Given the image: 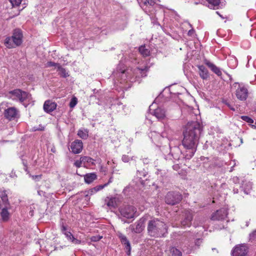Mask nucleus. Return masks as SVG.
Returning <instances> with one entry per match:
<instances>
[{"mask_svg":"<svg viewBox=\"0 0 256 256\" xmlns=\"http://www.w3.org/2000/svg\"><path fill=\"white\" fill-rule=\"evenodd\" d=\"M202 128L198 122H188L184 132L182 146L188 152L186 158L190 159L196 152V147Z\"/></svg>","mask_w":256,"mask_h":256,"instance_id":"obj_1","label":"nucleus"},{"mask_svg":"<svg viewBox=\"0 0 256 256\" xmlns=\"http://www.w3.org/2000/svg\"><path fill=\"white\" fill-rule=\"evenodd\" d=\"M148 68L147 66L144 65L140 67H137L134 69L128 68L125 70L120 68L119 71L114 72L112 74L114 78L120 77V80H116L120 84L128 82H132L136 81V79L137 78L146 76ZM114 84L117 83L116 80H114Z\"/></svg>","mask_w":256,"mask_h":256,"instance_id":"obj_2","label":"nucleus"},{"mask_svg":"<svg viewBox=\"0 0 256 256\" xmlns=\"http://www.w3.org/2000/svg\"><path fill=\"white\" fill-rule=\"evenodd\" d=\"M167 226L164 222L158 218L148 222V231L149 235L154 237L164 236L167 233Z\"/></svg>","mask_w":256,"mask_h":256,"instance_id":"obj_3","label":"nucleus"},{"mask_svg":"<svg viewBox=\"0 0 256 256\" xmlns=\"http://www.w3.org/2000/svg\"><path fill=\"white\" fill-rule=\"evenodd\" d=\"M187 153L185 149L182 152L178 146H174L170 148V152L166 156L165 158L166 160H172L174 162H182L184 160H188L186 156Z\"/></svg>","mask_w":256,"mask_h":256,"instance_id":"obj_4","label":"nucleus"},{"mask_svg":"<svg viewBox=\"0 0 256 256\" xmlns=\"http://www.w3.org/2000/svg\"><path fill=\"white\" fill-rule=\"evenodd\" d=\"M234 90V93L236 98L240 101H246L248 96V90L243 84L234 82L232 86Z\"/></svg>","mask_w":256,"mask_h":256,"instance_id":"obj_5","label":"nucleus"},{"mask_svg":"<svg viewBox=\"0 0 256 256\" xmlns=\"http://www.w3.org/2000/svg\"><path fill=\"white\" fill-rule=\"evenodd\" d=\"M120 216L126 218H134L136 212V208L132 206H125L119 208Z\"/></svg>","mask_w":256,"mask_h":256,"instance_id":"obj_6","label":"nucleus"},{"mask_svg":"<svg viewBox=\"0 0 256 256\" xmlns=\"http://www.w3.org/2000/svg\"><path fill=\"white\" fill-rule=\"evenodd\" d=\"M182 199V195L178 192H168L165 197L166 203L172 205L178 203Z\"/></svg>","mask_w":256,"mask_h":256,"instance_id":"obj_7","label":"nucleus"},{"mask_svg":"<svg viewBox=\"0 0 256 256\" xmlns=\"http://www.w3.org/2000/svg\"><path fill=\"white\" fill-rule=\"evenodd\" d=\"M158 1V0H145L140 4V6L146 14H152L155 11L156 4Z\"/></svg>","mask_w":256,"mask_h":256,"instance_id":"obj_8","label":"nucleus"},{"mask_svg":"<svg viewBox=\"0 0 256 256\" xmlns=\"http://www.w3.org/2000/svg\"><path fill=\"white\" fill-rule=\"evenodd\" d=\"M12 95L13 100H18L20 102H22L27 98L29 95L26 92L21 90L20 89H16L10 92Z\"/></svg>","mask_w":256,"mask_h":256,"instance_id":"obj_9","label":"nucleus"},{"mask_svg":"<svg viewBox=\"0 0 256 256\" xmlns=\"http://www.w3.org/2000/svg\"><path fill=\"white\" fill-rule=\"evenodd\" d=\"M153 104L149 107L150 112L160 120H162L166 117V112L164 108L158 107L156 108L152 109Z\"/></svg>","mask_w":256,"mask_h":256,"instance_id":"obj_10","label":"nucleus"},{"mask_svg":"<svg viewBox=\"0 0 256 256\" xmlns=\"http://www.w3.org/2000/svg\"><path fill=\"white\" fill-rule=\"evenodd\" d=\"M4 116L10 120H14L19 117V112L14 107H10L4 110Z\"/></svg>","mask_w":256,"mask_h":256,"instance_id":"obj_11","label":"nucleus"},{"mask_svg":"<svg viewBox=\"0 0 256 256\" xmlns=\"http://www.w3.org/2000/svg\"><path fill=\"white\" fill-rule=\"evenodd\" d=\"M248 248L245 244L236 246L232 252V256H247Z\"/></svg>","mask_w":256,"mask_h":256,"instance_id":"obj_12","label":"nucleus"},{"mask_svg":"<svg viewBox=\"0 0 256 256\" xmlns=\"http://www.w3.org/2000/svg\"><path fill=\"white\" fill-rule=\"evenodd\" d=\"M183 216L184 218L180 222V226L182 228L190 227L193 218L192 212L189 210H185Z\"/></svg>","mask_w":256,"mask_h":256,"instance_id":"obj_13","label":"nucleus"},{"mask_svg":"<svg viewBox=\"0 0 256 256\" xmlns=\"http://www.w3.org/2000/svg\"><path fill=\"white\" fill-rule=\"evenodd\" d=\"M228 215V208H222L215 212H214L211 217L213 220H224Z\"/></svg>","mask_w":256,"mask_h":256,"instance_id":"obj_14","label":"nucleus"},{"mask_svg":"<svg viewBox=\"0 0 256 256\" xmlns=\"http://www.w3.org/2000/svg\"><path fill=\"white\" fill-rule=\"evenodd\" d=\"M112 178H110L109 180H108V183H106L103 185H100V186H98L94 188H90V189L89 190H86L84 192V194H85V196L86 198V199H88L89 200V196L92 195V194H96V192H97L98 191L102 190V188H105L106 186L110 182H112Z\"/></svg>","mask_w":256,"mask_h":256,"instance_id":"obj_15","label":"nucleus"},{"mask_svg":"<svg viewBox=\"0 0 256 256\" xmlns=\"http://www.w3.org/2000/svg\"><path fill=\"white\" fill-rule=\"evenodd\" d=\"M70 147L72 153L78 154L82 151L83 143L81 140H76L72 142Z\"/></svg>","mask_w":256,"mask_h":256,"instance_id":"obj_16","label":"nucleus"},{"mask_svg":"<svg viewBox=\"0 0 256 256\" xmlns=\"http://www.w3.org/2000/svg\"><path fill=\"white\" fill-rule=\"evenodd\" d=\"M117 206L116 198L114 197H106L104 200L103 207L109 209L115 208Z\"/></svg>","mask_w":256,"mask_h":256,"instance_id":"obj_17","label":"nucleus"},{"mask_svg":"<svg viewBox=\"0 0 256 256\" xmlns=\"http://www.w3.org/2000/svg\"><path fill=\"white\" fill-rule=\"evenodd\" d=\"M12 38L16 46H20L22 43V31L19 29L14 30Z\"/></svg>","mask_w":256,"mask_h":256,"instance_id":"obj_18","label":"nucleus"},{"mask_svg":"<svg viewBox=\"0 0 256 256\" xmlns=\"http://www.w3.org/2000/svg\"><path fill=\"white\" fill-rule=\"evenodd\" d=\"M57 104L50 100H46L44 104V110L45 112L50 114L56 108Z\"/></svg>","mask_w":256,"mask_h":256,"instance_id":"obj_19","label":"nucleus"},{"mask_svg":"<svg viewBox=\"0 0 256 256\" xmlns=\"http://www.w3.org/2000/svg\"><path fill=\"white\" fill-rule=\"evenodd\" d=\"M204 62L210 68V70L218 76H222V72L220 69L218 67L216 66L214 64L207 60H204Z\"/></svg>","mask_w":256,"mask_h":256,"instance_id":"obj_20","label":"nucleus"},{"mask_svg":"<svg viewBox=\"0 0 256 256\" xmlns=\"http://www.w3.org/2000/svg\"><path fill=\"white\" fill-rule=\"evenodd\" d=\"M149 136L151 138L152 141L154 142L159 140L160 138H167L168 136L165 132L160 133L156 132H152L150 134Z\"/></svg>","mask_w":256,"mask_h":256,"instance_id":"obj_21","label":"nucleus"},{"mask_svg":"<svg viewBox=\"0 0 256 256\" xmlns=\"http://www.w3.org/2000/svg\"><path fill=\"white\" fill-rule=\"evenodd\" d=\"M118 238H120L122 243L125 246L127 252L128 254H130V245L129 241L127 239L126 237L123 234L120 233L118 234Z\"/></svg>","mask_w":256,"mask_h":256,"instance_id":"obj_22","label":"nucleus"},{"mask_svg":"<svg viewBox=\"0 0 256 256\" xmlns=\"http://www.w3.org/2000/svg\"><path fill=\"white\" fill-rule=\"evenodd\" d=\"M83 166L85 167H91L95 165V160L90 156H82Z\"/></svg>","mask_w":256,"mask_h":256,"instance_id":"obj_23","label":"nucleus"},{"mask_svg":"<svg viewBox=\"0 0 256 256\" xmlns=\"http://www.w3.org/2000/svg\"><path fill=\"white\" fill-rule=\"evenodd\" d=\"M241 188L244 193L248 194L252 189V183L250 182L244 180L242 182Z\"/></svg>","mask_w":256,"mask_h":256,"instance_id":"obj_24","label":"nucleus"},{"mask_svg":"<svg viewBox=\"0 0 256 256\" xmlns=\"http://www.w3.org/2000/svg\"><path fill=\"white\" fill-rule=\"evenodd\" d=\"M198 68L200 77L203 80H206L209 77L208 70L203 65L198 66Z\"/></svg>","mask_w":256,"mask_h":256,"instance_id":"obj_25","label":"nucleus"},{"mask_svg":"<svg viewBox=\"0 0 256 256\" xmlns=\"http://www.w3.org/2000/svg\"><path fill=\"white\" fill-rule=\"evenodd\" d=\"M97 178L94 173H89L84 176V180L86 183L90 184L93 182Z\"/></svg>","mask_w":256,"mask_h":256,"instance_id":"obj_26","label":"nucleus"},{"mask_svg":"<svg viewBox=\"0 0 256 256\" xmlns=\"http://www.w3.org/2000/svg\"><path fill=\"white\" fill-rule=\"evenodd\" d=\"M64 234L68 240L74 244H78L81 243V240L75 238L73 234L70 232H66Z\"/></svg>","mask_w":256,"mask_h":256,"instance_id":"obj_27","label":"nucleus"},{"mask_svg":"<svg viewBox=\"0 0 256 256\" xmlns=\"http://www.w3.org/2000/svg\"><path fill=\"white\" fill-rule=\"evenodd\" d=\"M78 136L83 140H86L88 136V130L86 128H80L78 131Z\"/></svg>","mask_w":256,"mask_h":256,"instance_id":"obj_28","label":"nucleus"},{"mask_svg":"<svg viewBox=\"0 0 256 256\" xmlns=\"http://www.w3.org/2000/svg\"><path fill=\"white\" fill-rule=\"evenodd\" d=\"M208 4V6L212 9L218 8L220 4V0H206Z\"/></svg>","mask_w":256,"mask_h":256,"instance_id":"obj_29","label":"nucleus"},{"mask_svg":"<svg viewBox=\"0 0 256 256\" xmlns=\"http://www.w3.org/2000/svg\"><path fill=\"white\" fill-rule=\"evenodd\" d=\"M228 64L232 68H235L238 64V60L236 57L231 56L228 60Z\"/></svg>","mask_w":256,"mask_h":256,"instance_id":"obj_30","label":"nucleus"},{"mask_svg":"<svg viewBox=\"0 0 256 256\" xmlns=\"http://www.w3.org/2000/svg\"><path fill=\"white\" fill-rule=\"evenodd\" d=\"M4 45L6 48H14L17 46L16 44H15L12 37H8L6 38L4 41Z\"/></svg>","mask_w":256,"mask_h":256,"instance_id":"obj_31","label":"nucleus"},{"mask_svg":"<svg viewBox=\"0 0 256 256\" xmlns=\"http://www.w3.org/2000/svg\"><path fill=\"white\" fill-rule=\"evenodd\" d=\"M10 213L6 208H4L2 210L0 216L3 221H7L9 218Z\"/></svg>","mask_w":256,"mask_h":256,"instance_id":"obj_32","label":"nucleus"},{"mask_svg":"<svg viewBox=\"0 0 256 256\" xmlns=\"http://www.w3.org/2000/svg\"><path fill=\"white\" fill-rule=\"evenodd\" d=\"M58 69L59 74L61 76L64 78L68 76L69 75L66 72V70L64 68H62L60 66H58Z\"/></svg>","mask_w":256,"mask_h":256,"instance_id":"obj_33","label":"nucleus"},{"mask_svg":"<svg viewBox=\"0 0 256 256\" xmlns=\"http://www.w3.org/2000/svg\"><path fill=\"white\" fill-rule=\"evenodd\" d=\"M139 52L144 56H146L150 54V51L144 46H142L139 48Z\"/></svg>","mask_w":256,"mask_h":256,"instance_id":"obj_34","label":"nucleus"},{"mask_svg":"<svg viewBox=\"0 0 256 256\" xmlns=\"http://www.w3.org/2000/svg\"><path fill=\"white\" fill-rule=\"evenodd\" d=\"M136 157L134 156H132V157H130L128 156L126 154L122 155V160L124 162H128L130 160H136Z\"/></svg>","mask_w":256,"mask_h":256,"instance_id":"obj_35","label":"nucleus"},{"mask_svg":"<svg viewBox=\"0 0 256 256\" xmlns=\"http://www.w3.org/2000/svg\"><path fill=\"white\" fill-rule=\"evenodd\" d=\"M0 196L2 200L4 203H8V198L7 194H6V192L5 190H0Z\"/></svg>","mask_w":256,"mask_h":256,"instance_id":"obj_36","label":"nucleus"},{"mask_svg":"<svg viewBox=\"0 0 256 256\" xmlns=\"http://www.w3.org/2000/svg\"><path fill=\"white\" fill-rule=\"evenodd\" d=\"M172 256H182V252L175 248H172L170 250Z\"/></svg>","mask_w":256,"mask_h":256,"instance_id":"obj_37","label":"nucleus"},{"mask_svg":"<svg viewBox=\"0 0 256 256\" xmlns=\"http://www.w3.org/2000/svg\"><path fill=\"white\" fill-rule=\"evenodd\" d=\"M240 118L245 121L247 123L249 124H252V123H254V120L250 118L249 116H240Z\"/></svg>","mask_w":256,"mask_h":256,"instance_id":"obj_38","label":"nucleus"},{"mask_svg":"<svg viewBox=\"0 0 256 256\" xmlns=\"http://www.w3.org/2000/svg\"><path fill=\"white\" fill-rule=\"evenodd\" d=\"M12 8L18 6L21 4L22 0H9Z\"/></svg>","mask_w":256,"mask_h":256,"instance_id":"obj_39","label":"nucleus"},{"mask_svg":"<svg viewBox=\"0 0 256 256\" xmlns=\"http://www.w3.org/2000/svg\"><path fill=\"white\" fill-rule=\"evenodd\" d=\"M78 103V100L76 98L73 97L70 101L69 106L70 108H74Z\"/></svg>","mask_w":256,"mask_h":256,"instance_id":"obj_40","label":"nucleus"},{"mask_svg":"<svg viewBox=\"0 0 256 256\" xmlns=\"http://www.w3.org/2000/svg\"><path fill=\"white\" fill-rule=\"evenodd\" d=\"M142 175L144 177H145L146 176V174H145V172L144 171L140 172L139 170H138L137 174H136V176L138 178L140 179V182L142 184L143 180H142V177L141 176Z\"/></svg>","mask_w":256,"mask_h":256,"instance_id":"obj_41","label":"nucleus"},{"mask_svg":"<svg viewBox=\"0 0 256 256\" xmlns=\"http://www.w3.org/2000/svg\"><path fill=\"white\" fill-rule=\"evenodd\" d=\"M83 164V161H82V156L80 157V160H76L74 162V165L76 168H80Z\"/></svg>","mask_w":256,"mask_h":256,"instance_id":"obj_42","label":"nucleus"},{"mask_svg":"<svg viewBox=\"0 0 256 256\" xmlns=\"http://www.w3.org/2000/svg\"><path fill=\"white\" fill-rule=\"evenodd\" d=\"M46 66L47 67L57 66L58 68V66L60 65L59 64L54 62H48L46 63Z\"/></svg>","mask_w":256,"mask_h":256,"instance_id":"obj_43","label":"nucleus"},{"mask_svg":"<svg viewBox=\"0 0 256 256\" xmlns=\"http://www.w3.org/2000/svg\"><path fill=\"white\" fill-rule=\"evenodd\" d=\"M102 238V236H92L90 238V240L92 242H98Z\"/></svg>","mask_w":256,"mask_h":256,"instance_id":"obj_44","label":"nucleus"},{"mask_svg":"<svg viewBox=\"0 0 256 256\" xmlns=\"http://www.w3.org/2000/svg\"><path fill=\"white\" fill-rule=\"evenodd\" d=\"M32 179L35 181H38L41 178V175H32L30 174Z\"/></svg>","mask_w":256,"mask_h":256,"instance_id":"obj_45","label":"nucleus"},{"mask_svg":"<svg viewBox=\"0 0 256 256\" xmlns=\"http://www.w3.org/2000/svg\"><path fill=\"white\" fill-rule=\"evenodd\" d=\"M178 162V164H176L172 166L173 169L176 170H179L180 168V164L182 162Z\"/></svg>","mask_w":256,"mask_h":256,"instance_id":"obj_46","label":"nucleus"},{"mask_svg":"<svg viewBox=\"0 0 256 256\" xmlns=\"http://www.w3.org/2000/svg\"><path fill=\"white\" fill-rule=\"evenodd\" d=\"M256 236V230L253 231L252 233L250 234V239L254 238V236Z\"/></svg>","mask_w":256,"mask_h":256,"instance_id":"obj_47","label":"nucleus"},{"mask_svg":"<svg viewBox=\"0 0 256 256\" xmlns=\"http://www.w3.org/2000/svg\"><path fill=\"white\" fill-rule=\"evenodd\" d=\"M202 242V240L201 239L198 238L196 240L195 244L198 246H200V244Z\"/></svg>","mask_w":256,"mask_h":256,"instance_id":"obj_48","label":"nucleus"},{"mask_svg":"<svg viewBox=\"0 0 256 256\" xmlns=\"http://www.w3.org/2000/svg\"><path fill=\"white\" fill-rule=\"evenodd\" d=\"M61 229H62V232L63 234H64L66 232H68L66 228L64 225L62 226Z\"/></svg>","mask_w":256,"mask_h":256,"instance_id":"obj_49","label":"nucleus"},{"mask_svg":"<svg viewBox=\"0 0 256 256\" xmlns=\"http://www.w3.org/2000/svg\"><path fill=\"white\" fill-rule=\"evenodd\" d=\"M194 32V30L192 29L188 32V34L190 36H192Z\"/></svg>","mask_w":256,"mask_h":256,"instance_id":"obj_50","label":"nucleus"},{"mask_svg":"<svg viewBox=\"0 0 256 256\" xmlns=\"http://www.w3.org/2000/svg\"><path fill=\"white\" fill-rule=\"evenodd\" d=\"M100 171L105 172H106V169L104 168L102 166H101L100 168Z\"/></svg>","mask_w":256,"mask_h":256,"instance_id":"obj_51","label":"nucleus"},{"mask_svg":"<svg viewBox=\"0 0 256 256\" xmlns=\"http://www.w3.org/2000/svg\"><path fill=\"white\" fill-rule=\"evenodd\" d=\"M232 180H233L234 182H238V177H236H236H234L232 178Z\"/></svg>","mask_w":256,"mask_h":256,"instance_id":"obj_52","label":"nucleus"},{"mask_svg":"<svg viewBox=\"0 0 256 256\" xmlns=\"http://www.w3.org/2000/svg\"><path fill=\"white\" fill-rule=\"evenodd\" d=\"M226 105L228 106V108L232 110L233 111H234L235 110V109L233 107L231 106L230 105V104H226Z\"/></svg>","mask_w":256,"mask_h":256,"instance_id":"obj_53","label":"nucleus"},{"mask_svg":"<svg viewBox=\"0 0 256 256\" xmlns=\"http://www.w3.org/2000/svg\"><path fill=\"white\" fill-rule=\"evenodd\" d=\"M234 190V194H237V193H238V188H234V190Z\"/></svg>","mask_w":256,"mask_h":256,"instance_id":"obj_54","label":"nucleus"},{"mask_svg":"<svg viewBox=\"0 0 256 256\" xmlns=\"http://www.w3.org/2000/svg\"><path fill=\"white\" fill-rule=\"evenodd\" d=\"M251 127L253 128L256 129V121L254 124H251Z\"/></svg>","mask_w":256,"mask_h":256,"instance_id":"obj_55","label":"nucleus"},{"mask_svg":"<svg viewBox=\"0 0 256 256\" xmlns=\"http://www.w3.org/2000/svg\"><path fill=\"white\" fill-rule=\"evenodd\" d=\"M216 13L220 17L222 18H224L218 12H216Z\"/></svg>","mask_w":256,"mask_h":256,"instance_id":"obj_56","label":"nucleus"},{"mask_svg":"<svg viewBox=\"0 0 256 256\" xmlns=\"http://www.w3.org/2000/svg\"><path fill=\"white\" fill-rule=\"evenodd\" d=\"M141 226L140 225V224H138L137 225H136V229H138V227H140Z\"/></svg>","mask_w":256,"mask_h":256,"instance_id":"obj_57","label":"nucleus"},{"mask_svg":"<svg viewBox=\"0 0 256 256\" xmlns=\"http://www.w3.org/2000/svg\"><path fill=\"white\" fill-rule=\"evenodd\" d=\"M20 10H18L17 14H16V16L20 14Z\"/></svg>","mask_w":256,"mask_h":256,"instance_id":"obj_58","label":"nucleus"},{"mask_svg":"<svg viewBox=\"0 0 256 256\" xmlns=\"http://www.w3.org/2000/svg\"><path fill=\"white\" fill-rule=\"evenodd\" d=\"M172 226L173 227H178V226H176V225H174V224H172Z\"/></svg>","mask_w":256,"mask_h":256,"instance_id":"obj_59","label":"nucleus"},{"mask_svg":"<svg viewBox=\"0 0 256 256\" xmlns=\"http://www.w3.org/2000/svg\"><path fill=\"white\" fill-rule=\"evenodd\" d=\"M10 176H11V177H14V174H12Z\"/></svg>","mask_w":256,"mask_h":256,"instance_id":"obj_60","label":"nucleus"},{"mask_svg":"<svg viewBox=\"0 0 256 256\" xmlns=\"http://www.w3.org/2000/svg\"><path fill=\"white\" fill-rule=\"evenodd\" d=\"M10 176H11V177H14V174H12Z\"/></svg>","mask_w":256,"mask_h":256,"instance_id":"obj_61","label":"nucleus"},{"mask_svg":"<svg viewBox=\"0 0 256 256\" xmlns=\"http://www.w3.org/2000/svg\"><path fill=\"white\" fill-rule=\"evenodd\" d=\"M52 152H54V150H52Z\"/></svg>","mask_w":256,"mask_h":256,"instance_id":"obj_62","label":"nucleus"},{"mask_svg":"<svg viewBox=\"0 0 256 256\" xmlns=\"http://www.w3.org/2000/svg\"><path fill=\"white\" fill-rule=\"evenodd\" d=\"M52 152H54V150H52Z\"/></svg>","mask_w":256,"mask_h":256,"instance_id":"obj_63","label":"nucleus"},{"mask_svg":"<svg viewBox=\"0 0 256 256\" xmlns=\"http://www.w3.org/2000/svg\"><path fill=\"white\" fill-rule=\"evenodd\" d=\"M52 152H54V150H52Z\"/></svg>","mask_w":256,"mask_h":256,"instance_id":"obj_64","label":"nucleus"}]
</instances>
